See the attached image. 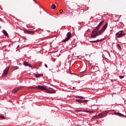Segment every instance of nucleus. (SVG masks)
<instances>
[{"instance_id": "obj_1", "label": "nucleus", "mask_w": 126, "mask_h": 126, "mask_svg": "<svg viewBox=\"0 0 126 126\" xmlns=\"http://www.w3.org/2000/svg\"><path fill=\"white\" fill-rule=\"evenodd\" d=\"M104 22L105 20H102L98 25L93 30L91 34V39H95V38L98 37V36H100V35H102V34L104 33L105 30H106L107 27H108V23L105 24L101 30H99V29H100V27L103 25Z\"/></svg>"}, {"instance_id": "obj_2", "label": "nucleus", "mask_w": 126, "mask_h": 126, "mask_svg": "<svg viewBox=\"0 0 126 126\" xmlns=\"http://www.w3.org/2000/svg\"><path fill=\"white\" fill-rule=\"evenodd\" d=\"M31 88H34V89L36 88L37 89H39V90H44L45 91H46L47 93H56V91H55V90L51 88H49V89H48L47 88V87H45V86L38 85L33 88L32 87Z\"/></svg>"}, {"instance_id": "obj_3", "label": "nucleus", "mask_w": 126, "mask_h": 126, "mask_svg": "<svg viewBox=\"0 0 126 126\" xmlns=\"http://www.w3.org/2000/svg\"><path fill=\"white\" fill-rule=\"evenodd\" d=\"M109 113V111H105L102 113H99L97 116H94L93 117V120H96V119H102V118H105L107 117V114Z\"/></svg>"}, {"instance_id": "obj_4", "label": "nucleus", "mask_w": 126, "mask_h": 126, "mask_svg": "<svg viewBox=\"0 0 126 126\" xmlns=\"http://www.w3.org/2000/svg\"><path fill=\"white\" fill-rule=\"evenodd\" d=\"M75 99H81V103L83 104H86V103H88V102H89V100H88L83 99H85V97L82 96L76 95L75 96Z\"/></svg>"}, {"instance_id": "obj_5", "label": "nucleus", "mask_w": 126, "mask_h": 126, "mask_svg": "<svg viewBox=\"0 0 126 126\" xmlns=\"http://www.w3.org/2000/svg\"><path fill=\"white\" fill-rule=\"evenodd\" d=\"M116 35L117 38H121L123 37V36H124L125 34L124 33V31H121L116 33Z\"/></svg>"}, {"instance_id": "obj_6", "label": "nucleus", "mask_w": 126, "mask_h": 126, "mask_svg": "<svg viewBox=\"0 0 126 126\" xmlns=\"http://www.w3.org/2000/svg\"><path fill=\"white\" fill-rule=\"evenodd\" d=\"M66 36L67 37L64 40H63V42H67V41H68V40H69V39L71 38V32H67V33L66 34Z\"/></svg>"}, {"instance_id": "obj_7", "label": "nucleus", "mask_w": 126, "mask_h": 126, "mask_svg": "<svg viewBox=\"0 0 126 126\" xmlns=\"http://www.w3.org/2000/svg\"><path fill=\"white\" fill-rule=\"evenodd\" d=\"M22 88L21 87L15 88L12 91V93L15 94V93H16V92H17V91H19V90H20V89H21Z\"/></svg>"}, {"instance_id": "obj_8", "label": "nucleus", "mask_w": 126, "mask_h": 126, "mask_svg": "<svg viewBox=\"0 0 126 126\" xmlns=\"http://www.w3.org/2000/svg\"><path fill=\"white\" fill-rule=\"evenodd\" d=\"M25 32L27 33L28 34H30L31 35H33V34H34V33H35V31H28V30H26L25 31Z\"/></svg>"}, {"instance_id": "obj_9", "label": "nucleus", "mask_w": 126, "mask_h": 126, "mask_svg": "<svg viewBox=\"0 0 126 126\" xmlns=\"http://www.w3.org/2000/svg\"><path fill=\"white\" fill-rule=\"evenodd\" d=\"M34 75L35 76V77H36V78H39V77H41L42 76H44V74H43V73L42 74H34Z\"/></svg>"}, {"instance_id": "obj_10", "label": "nucleus", "mask_w": 126, "mask_h": 126, "mask_svg": "<svg viewBox=\"0 0 126 126\" xmlns=\"http://www.w3.org/2000/svg\"><path fill=\"white\" fill-rule=\"evenodd\" d=\"M23 63H24V65H25V66H29L30 67L32 68V65L30 64L28 62H24Z\"/></svg>"}, {"instance_id": "obj_11", "label": "nucleus", "mask_w": 126, "mask_h": 126, "mask_svg": "<svg viewBox=\"0 0 126 126\" xmlns=\"http://www.w3.org/2000/svg\"><path fill=\"white\" fill-rule=\"evenodd\" d=\"M115 115H117V116H119V117H124V118H126V116L125 115L121 113L116 112Z\"/></svg>"}, {"instance_id": "obj_12", "label": "nucleus", "mask_w": 126, "mask_h": 126, "mask_svg": "<svg viewBox=\"0 0 126 126\" xmlns=\"http://www.w3.org/2000/svg\"><path fill=\"white\" fill-rule=\"evenodd\" d=\"M101 41H102V39H100V40L97 39L96 40H93L90 42V43H99V42H101Z\"/></svg>"}, {"instance_id": "obj_13", "label": "nucleus", "mask_w": 126, "mask_h": 126, "mask_svg": "<svg viewBox=\"0 0 126 126\" xmlns=\"http://www.w3.org/2000/svg\"><path fill=\"white\" fill-rule=\"evenodd\" d=\"M2 33H3V34L5 36H6V37H8V33H7V32H6V31L5 30H3L2 31Z\"/></svg>"}, {"instance_id": "obj_14", "label": "nucleus", "mask_w": 126, "mask_h": 126, "mask_svg": "<svg viewBox=\"0 0 126 126\" xmlns=\"http://www.w3.org/2000/svg\"><path fill=\"white\" fill-rule=\"evenodd\" d=\"M56 8H57V6H56V4H53L51 5V9L55 10V9H56Z\"/></svg>"}, {"instance_id": "obj_15", "label": "nucleus", "mask_w": 126, "mask_h": 126, "mask_svg": "<svg viewBox=\"0 0 126 126\" xmlns=\"http://www.w3.org/2000/svg\"><path fill=\"white\" fill-rule=\"evenodd\" d=\"M7 73H8V72L7 71H3V74L5 76H6L7 75Z\"/></svg>"}, {"instance_id": "obj_16", "label": "nucleus", "mask_w": 126, "mask_h": 126, "mask_svg": "<svg viewBox=\"0 0 126 126\" xmlns=\"http://www.w3.org/2000/svg\"><path fill=\"white\" fill-rule=\"evenodd\" d=\"M75 102H78V103H81V99H75Z\"/></svg>"}, {"instance_id": "obj_17", "label": "nucleus", "mask_w": 126, "mask_h": 126, "mask_svg": "<svg viewBox=\"0 0 126 126\" xmlns=\"http://www.w3.org/2000/svg\"><path fill=\"white\" fill-rule=\"evenodd\" d=\"M0 119H2L3 120H5V117H4L3 116L0 115Z\"/></svg>"}, {"instance_id": "obj_18", "label": "nucleus", "mask_w": 126, "mask_h": 126, "mask_svg": "<svg viewBox=\"0 0 126 126\" xmlns=\"http://www.w3.org/2000/svg\"><path fill=\"white\" fill-rule=\"evenodd\" d=\"M5 71H8V70H9V67H6V68L5 69Z\"/></svg>"}, {"instance_id": "obj_19", "label": "nucleus", "mask_w": 126, "mask_h": 126, "mask_svg": "<svg viewBox=\"0 0 126 126\" xmlns=\"http://www.w3.org/2000/svg\"><path fill=\"white\" fill-rule=\"evenodd\" d=\"M117 47H118L119 50H121V49H122V47H121V45H120V44H117Z\"/></svg>"}, {"instance_id": "obj_20", "label": "nucleus", "mask_w": 126, "mask_h": 126, "mask_svg": "<svg viewBox=\"0 0 126 126\" xmlns=\"http://www.w3.org/2000/svg\"><path fill=\"white\" fill-rule=\"evenodd\" d=\"M124 77H125V76H123V75L119 76V78H120L121 79H123Z\"/></svg>"}, {"instance_id": "obj_21", "label": "nucleus", "mask_w": 126, "mask_h": 126, "mask_svg": "<svg viewBox=\"0 0 126 126\" xmlns=\"http://www.w3.org/2000/svg\"><path fill=\"white\" fill-rule=\"evenodd\" d=\"M94 69V67H93V65H91V70Z\"/></svg>"}, {"instance_id": "obj_22", "label": "nucleus", "mask_w": 126, "mask_h": 126, "mask_svg": "<svg viewBox=\"0 0 126 126\" xmlns=\"http://www.w3.org/2000/svg\"><path fill=\"white\" fill-rule=\"evenodd\" d=\"M111 82H114L115 81H116L117 80L116 79H111Z\"/></svg>"}, {"instance_id": "obj_23", "label": "nucleus", "mask_w": 126, "mask_h": 126, "mask_svg": "<svg viewBox=\"0 0 126 126\" xmlns=\"http://www.w3.org/2000/svg\"><path fill=\"white\" fill-rule=\"evenodd\" d=\"M91 112H92V111H89V110H87V111H86V112H87V113H91Z\"/></svg>"}, {"instance_id": "obj_24", "label": "nucleus", "mask_w": 126, "mask_h": 126, "mask_svg": "<svg viewBox=\"0 0 126 126\" xmlns=\"http://www.w3.org/2000/svg\"><path fill=\"white\" fill-rule=\"evenodd\" d=\"M76 112H82V110H77Z\"/></svg>"}, {"instance_id": "obj_25", "label": "nucleus", "mask_w": 126, "mask_h": 126, "mask_svg": "<svg viewBox=\"0 0 126 126\" xmlns=\"http://www.w3.org/2000/svg\"><path fill=\"white\" fill-rule=\"evenodd\" d=\"M44 65H45V67H46L47 68H48V65H47L46 64H45Z\"/></svg>"}, {"instance_id": "obj_26", "label": "nucleus", "mask_w": 126, "mask_h": 126, "mask_svg": "<svg viewBox=\"0 0 126 126\" xmlns=\"http://www.w3.org/2000/svg\"><path fill=\"white\" fill-rule=\"evenodd\" d=\"M60 13H63V10L62 9L60 10Z\"/></svg>"}, {"instance_id": "obj_27", "label": "nucleus", "mask_w": 126, "mask_h": 126, "mask_svg": "<svg viewBox=\"0 0 126 126\" xmlns=\"http://www.w3.org/2000/svg\"><path fill=\"white\" fill-rule=\"evenodd\" d=\"M34 0V1H35V2H36V3L37 2V0Z\"/></svg>"}, {"instance_id": "obj_28", "label": "nucleus", "mask_w": 126, "mask_h": 126, "mask_svg": "<svg viewBox=\"0 0 126 126\" xmlns=\"http://www.w3.org/2000/svg\"><path fill=\"white\" fill-rule=\"evenodd\" d=\"M90 19H91V20L93 19V17H92L90 18Z\"/></svg>"}, {"instance_id": "obj_29", "label": "nucleus", "mask_w": 126, "mask_h": 126, "mask_svg": "<svg viewBox=\"0 0 126 126\" xmlns=\"http://www.w3.org/2000/svg\"><path fill=\"white\" fill-rule=\"evenodd\" d=\"M18 68L17 67H16L15 69H17Z\"/></svg>"}, {"instance_id": "obj_30", "label": "nucleus", "mask_w": 126, "mask_h": 126, "mask_svg": "<svg viewBox=\"0 0 126 126\" xmlns=\"http://www.w3.org/2000/svg\"><path fill=\"white\" fill-rule=\"evenodd\" d=\"M59 15V14L58 13H56V15Z\"/></svg>"}, {"instance_id": "obj_31", "label": "nucleus", "mask_w": 126, "mask_h": 126, "mask_svg": "<svg viewBox=\"0 0 126 126\" xmlns=\"http://www.w3.org/2000/svg\"><path fill=\"white\" fill-rule=\"evenodd\" d=\"M19 45H18L17 48H19Z\"/></svg>"}]
</instances>
